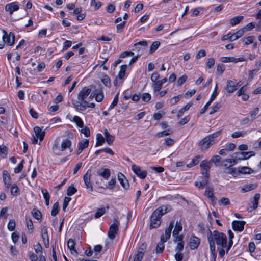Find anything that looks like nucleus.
Wrapping results in <instances>:
<instances>
[{
    "label": "nucleus",
    "instance_id": "f257e3e1",
    "mask_svg": "<svg viewBox=\"0 0 261 261\" xmlns=\"http://www.w3.org/2000/svg\"><path fill=\"white\" fill-rule=\"evenodd\" d=\"M207 240L213 260L215 261L217 256L215 243L218 245L219 255L221 258H222L225 252L224 248L226 247L227 241L226 235L217 230H214L213 232L209 230L207 233Z\"/></svg>",
    "mask_w": 261,
    "mask_h": 261
},
{
    "label": "nucleus",
    "instance_id": "f03ea898",
    "mask_svg": "<svg viewBox=\"0 0 261 261\" xmlns=\"http://www.w3.org/2000/svg\"><path fill=\"white\" fill-rule=\"evenodd\" d=\"M171 210L169 205H162L156 209L152 214L150 218V229L158 227L161 223L162 216Z\"/></svg>",
    "mask_w": 261,
    "mask_h": 261
},
{
    "label": "nucleus",
    "instance_id": "7ed1b4c3",
    "mask_svg": "<svg viewBox=\"0 0 261 261\" xmlns=\"http://www.w3.org/2000/svg\"><path fill=\"white\" fill-rule=\"evenodd\" d=\"M53 150L58 155H63L62 152L66 150H68L70 153L73 151L71 148V141L69 139H64L61 143L60 148L55 144L53 147Z\"/></svg>",
    "mask_w": 261,
    "mask_h": 261
},
{
    "label": "nucleus",
    "instance_id": "20e7f679",
    "mask_svg": "<svg viewBox=\"0 0 261 261\" xmlns=\"http://www.w3.org/2000/svg\"><path fill=\"white\" fill-rule=\"evenodd\" d=\"M219 134L220 132L214 133L205 137L200 141L198 143V145L201 150H205L208 148L211 145L215 144L217 142L216 138Z\"/></svg>",
    "mask_w": 261,
    "mask_h": 261
},
{
    "label": "nucleus",
    "instance_id": "39448f33",
    "mask_svg": "<svg viewBox=\"0 0 261 261\" xmlns=\"http://www.w3.org/2000/svg\"><path fill=\"white\" fill-rule=\"evenodd\" d=\"M119 222L117 219H114L113 220V223L112 224L109 228L108 231V237L111 239L113 240L116 234L118 233L119 230Z\"/></svg>",
    "mask_w": 261,
    "mask_h": 261
},
{
    "label": "nucleus",
    "instance_id": "423d86ee",
    "mask_svg": "<svg viewBox=\"0 0 261 261\" xmlns=\"http://www.w3.org/2000/svg\"><path fill=\"white\" fill-rule=\"evenodd\" d=\"M201 168V172L202 174V178H204L208 179L209 178V171L211 167V161H202L200 165Z\"/></svg>",
    "mask_w": 261,
    "mask_h": 261
},
{
    "label": "nucleus",
    "instance_id": "0eeeda50",
    "mask_svg": "<svg viewBox=\"0 0 261 261\" xmlns=\"http://www.w3.org/2000/svg\"><path fill=\"white\" fill-rule=\"evenodd\" d=\"M3 41L5 43H7V45L9 46H12L14 44L15 42V35L14 33L10 32L9 34H8L7 32L3 30Z\"/></svg>",
    "mask_w": 261,
    "mask_h": 261
},
{
    "label": "nucleus",
    "instance_id": "6e6552de",
    "mask_svg": "<svg viewBox=\"0 0 261 261\" xmlns=\"http://www.w3.org/2000/svg\"><path fill=\"white\" fill-rule=\"evenodd\" d=\"M91 170L88 169L86 173L84 175L83 179L86 189L89 192H91L93 190V186L91 182Z\"/></svg>",
    "mask_w": 261,
    "mask_h": 261
},
{
    "label": "nucleus",
    "instance_id": "1a4fd4ad",
    "mask_svg": "<svg viewBox=\"0 0 261 261\" xmlns=\"http://www.w3.org/2000/svg\"><path fill=\"white\" fill-rule=\"evenodd\" d=\"M91 91V89L89 87H83L78 94L77 99L82 101H86L85 99L90 95Z\"/></svg>",
    "mask_w": 261,
    "mask_h": 261
},
{
    "label": "nucleus",
    "instance_id": "9d476101",
    "mask_svg": "<svg viewBox=\"0 0 261 261\" xmlns=\"http://www.w3.org/2000/svg\"><path fill=\"white\" fill-rule=\"evenodd\" d=\"M217 89H218V84H216L214 89V91L211 94L210 100H209L205 105L204 107L201 110L200 113L203 114L207 110V108L211 105V103L213 102V101L215 99L216 96H217Z\"/></svg>",
    "mask_w": 261,
    "mask_h": 261
},
{
    "label": "nucleus",
    "instance_id": "9b49d317",
    "mask_svg": "<svg viewBox=\"0 0 261 261\" xmlns=\"http://www.w3.org/2000/svg\"><path fill=\"white\" fill-rule=\"evenodd\" d=\"M19 9V4L17 2H14L6 5L5 10L8 12L10 15H12L14 11L18 10Z\"/></svg>",
    "mask_w": 261,
    "mask_h": 261
},
{
    "label": "nucleus",
    "instance_id": "f8f14e48",
    "mask_svg": "<svg viewBox=\"0 0 261 261\" xmlns=\"http://www.w3.org/2000/svg\"><path fill=\"white\" fill-rule=\"evenodd\" d=\"M220 61L222 62H233L238 63L239 62H243L246 61V59L242 57L236 58L233 57H222L220 59Z\"/></svg>",
    "mask_w": 261,
    "mask_h": 261
},
{
    "label": "nucleus",
    "instance_id": "ddd939ff",
    "mask_svg": "<svg viewBox=\"0 0 261 261\" xmlns=\"http://www.w3.org/2000/svg\"><path fill=\"white\" fill-rule=\"evenodd\" d=\"M146 245L142 244L138 248L137 253L135 254L133 261H141L144 255Z\"/></svg>",
    "mask_w": 261,
    "mask_h": 261
},
{
    "label": "nucleus",
    "instance_id": "4468645a",
    "mask_svg": "<svg viewBox=\"0 0 261 261\" xmlns=\"http://www.w3.org/2000/svg\"><path fill=\"white\" fill-rule=\"evenodd\" d=\"M3 180L6 189V190L8 191L11 185V178L8 172L6 170H4L3 172Z\"/></svg>",
    "mask_w": 261,
    "mask_h": 261
},
{
    "label": "nucleus",
    "instance_id": "2eb2a0df",
    "mask_svg": "<svg viewBox=\"0 0 261 261\" xmlns=\"http://www.w3.org/2000/svg\"><path fill=\"white\" fill-rule=\"evenodd\" d=\"M204 195L212 201L213 205L216 203V198L214 196L213 188L212 186H208L206 187Z\"/></svg>",
    "mask_w": 261,
    "mask_h": 261
},
{
    "label": "nucleus",
    "instance_id": "dca6fc26",
    "mask_svg": "<svg viewBox=\"0 0 261 261\" xmlns=\"http://www.w3.org/2000/svg\"><path fill=\"white\" fill-rule=\"evenodd\" d=\"M132 169L133 172L140 178L144 179L147 175V172L145 170H141L140 168L135 165H133Z\"/></svg>",
    "mask_w": 261,
    "mask_h": 261
},
{
    "label": "nucleus",
    "instance_id": "f3484780",
    "mask_svg": "<svg viewBox=\"0 0 261 261\" xmlns=\"http://www.w3.org/2000/svg\"><path fill=\"white\" fill-rule=\"evenodd\" d=\"M234 154L239 155L240 156L238 157L239 160H247L250 157L254 156L255 153L254 151L249 152H236Z\"/></svg>",
    "mask_w": 261,
    "mask_h": 261
},
{
    "label": "nucleus",
    "instance_id": "a211bd4d",
    "mask_svg": "<svg viewBox=\"0 0 261 261\" xmlns=\"http://www.w3.org/2000/svg\"><path fill=\"white\" fill-rule=\"evenodd\" d=\"M173 222L172 221L170 222L168 227L165 229V236H162L160 240L166 242L170 238L171 230L173 227Z\"/></svg>",
    "mask_w": 261,
    "mask_h": 261
},
{
    "label": "nucleus",
    "instance_id": "6ab92c4d",
    "mask_svg": "<svg viewBox=\"0 0 261 261\" xmlns=\"http://www.w3.org/2000/svg\"><path fill=\"white\" fill-rule=\"evenodd\" d=\"M245 224V222L243 221H233L232 223L233 229L234 231H242Z\"/></svg>",
    "mask_w": 261,
    "mask_h": 261
},
{
    "label": "nucleus",
    "instance_id": "aec40b11",
    "mask_svg": "<svg viewBox=\"0 0 261 261\" xmlns=\"http://www.w3.org/2000/svg\"><path fill=\"white\" fill-rule=\"evenodd\" d=\"M237 84L231 80H228L226 82L225 89L228 93H232L237 90Z\"/></svg>",
    "mask_w": 261,
    "mask_h": 261
},
{
    "label": "nucleus",
    "instance_id": "412c9836",
    "mask_svg": "<svg viewBox=\"0 0 261 261\" xmlns=\"http://www.w3.org/2000/svg\"><path fill=\"white\" fill-rule=\"evenodd\" d=\"M97 174L104 179H107L110 177L111 172L109 169L101 168L97 171Z\"/></svg>",
    "mask_w": 261,
    "mask_h": 261
},
{
    "label": "nucleus",
    "instance_id": "4be33fe9",
    "mask_svg": "<svg viewBox=\"0 0 261 261\" xmlns=\"http://www.w3.org/2000/svg\"><path fill=\"white\" fill-rule=\"evenodd\" d=\"M200 244V239L196 237H192L190 239L189 247L191 249H196Z\"/></svg>",
    "mask_w": 261,
    "mask_h": 261
},
{
    "label": "nucleus",
    "instance_id": "5701e85b",
    "mask_svg": "<svg viewBox=\"0 0 261 261\" xmlns=\"http://www.w3.org/2000/svg\"><path fill=\"white\" fill-rule=\"evenodd\" d=\"M118 178L122 186L125 189H127L129 187V183L124 175L121 173H119L118 174Z\"/></svg>",
    "mask_w": 261,
    "mask_h": 261
},
{
    "label": "nucleus",
    "instance_id": "b1692460",
    "mask_svg": "<svg viewBox=\"0 0 261 261\" xmlns=\"http://www.w3.org/2000/svg\"><path fill=\"white\" fill-rule=\"evenodd\" d=\"M72 104L76 110L84 111L85 110V101H82V100H72Z\"/></svg>",
    "mask_w": 261,
    "mask_h": 261
},
{
    "label": "nucleus",
    "instance_id": "393cba45",
    "mask_svg": "<svg viewBox=\"0 0 261 261\" xmlns=\"http://www.w3.org/2000/svg\"><path fill=\"white\" fill-rule=\"evenodd\" d=\"M34 130L35 133L36 137L38 138L40 141H42L45 136V132L42 130L39 126H35L34 128Z\"/></svg>",
    "mask_w": 261,
    "mask_h": 261
},
{
    "label": "nucleus",
    "instance_id": "a878e982",
    "mask_svg": "<svg viewBox=\"0 0 261 261\" xmlns=\"http://www.w3.org/2000/svg\"><path fill=\"white\" fill-rule=\"evenodd\" d=\"M94 96H95V98L96 101L100 102L102 101L104 98V94L101 88H100L97 93L93 94V93L91 94L90 95L89 98H92Z\"/></svg>",
    "mask_w": 261,
    "mask_h": 261
},
{
    "label": "nucleus",
    "instance_id": "bb28decb",
    "mask_svg": "<svg viewBox=\"0 0 261 261\" xmlns=\"http://www.w3.org/2000/svg\"><path fill=\"white\" fill-rule=\"evenodd\" d=\"M67 247L70 249L71 253L77 255V252L75 248V243L73 240L70 239L67 242Z\"/></svg>",
    "mask_w": 261,
    "mask_h": 261
},
{
    "label": "nucleus",
    "instance_id": "cd10ccee",
    "mask_svg": "<svg viewBox=\"0 0 261 261\" xmlns=\"http://www.w3.org/2000/svg\"><path fill=\"white\" fill-rule=\"evenodd\" d=\"M257 186V184L255 183L246 185L242 188L241 191L242 193H245L256 189Z\"/></svg>",
    "mask_w": 261,
    "mask_h": 261
},
{
    "label": "nucleus",
    "instance_id": "c85d7f7f",
    "mask_svg": "<svg viewBox=\"0 0 261 261\" xmlns=\"http://www.w3.org/2000/svg\"><path fill=\"white\" fill-rule=\"evenodd\" d=\"M103 134L105 137V139L109 145L112 144L114 140V136L111 135L107 129H105Z\"/></svg>",
    "mask_w": 261,
    "mask_h": 261
},
{
    "label": "nucleus",
    "instance_id": "c756f323",
    "mask_svg": "<svg viewBox=\"0 0 261 261\" xmlns=\"http://www.w3.org/2000/svg\"><path fill=\"white\" fill-rule=\"evenodd\" d=\"M260 197V194L259 193H257L254 195L253 200L252 201L253 205L251 207V210L249 211L250 212L254 210L257 207Z\"/></svg>",
    "mask_w": 261,
    "mask_h": 261
},
{
    "label": "nucleus",
    "instance_id": "7c9ffc66",
    "mask_svg": "<svg viewBox=\"0 0 261 261\" xmlns=\"http://www.w3.org/2000/svg\"><path fill=\"white\" fill-rule=\"evenodd\" d=\"M238 172L242 174H250L253 172V170L248 167H239Z\"/></svg>",
    "mask_w": 261,
    "mask_h": 261
},
{
    "label": "nucleus",
    "instance_id": "2f4dec72",
    "mask_svg": "<svg viewBox=\"0 0 261 261\" xmlns=\"http://www.w3.org/2000/svg\"><path fill=\"white\" fill-rule=\"evenodd\" d=\"M101 81L103 84L107 87H111V80L110 77L106 74H103L101 78Z\"/></svg>",
    "mask_w": 261,
    "mask_h": 261
},
{
    "label": "nucleus",
    "instance_id": "473e14b6",
    "mask_svg": "<svg viewBox=\"0 0 261 261\" xmlns=\"http://www.w3.org/2000/svg\"><path fill=\"white\" fill-rule=\"evenodd\" d=\"M32 215L33 217L37 220H41L42 214L40 211L34 208L32 211Z\"/></svg>",
    "mask_w": 261,
    "mask_h": 261
},
{
    "label": "nucleus",
    "instance_id": "72a5a7b5",
    "mask_svg": "<svg viewBox=\"0 0 261 261\" xmlns=\"http://www.w3.org/2000/svg\"><path fill=\"white\" fill-rule=\"evenodd\" d=\"M202 180L201 181H196L195 182V186L199 189H203V187L208 184V181L207 179L202 178Z\"/></svg>",
    "mask_w": 261,
    "mask_h": 261
},
{
    "label": "nucleus",
    "instance_id": "f704fd0d",
    "mask_svg": "<svg viewBox=\"0 0 261 261\" xmlns=\"http://www.w3.org/2000/svg\"><path fill=\"white\" fill-rule=\"evenodd\" d=\"M243 19V16H236L232 18H231L230 20V24L233 26L237 24H238L240 22H241Z\"/></svg>",
    "mask_w": 261,
    "mask_h": 261
},
{
    "label": "nucleus",
    "instance_id": "c9c22d12",
    "mask_svg": "<svg viewBox=\"0 0 261 261\" xmlns=\"http://www.w3.org/2000/svg\"><path fill=\"white\" fill-rule=\"evenodd\" d=\"M26 225L30 233H32L33 231L34 226L33 221L30 218H26Z\"/></svg>",
    "mask_w": 261,
    "mask_h": 261
},
{
    "label": "nucleus",
    "instance_id": "e433bc0d",
    "mask_svg": "<svg viewBox=\"0 0 261 261\" xmlns=\"http://www.w3.org/2000/svg\"><path fill=\"white\" fill-rule=\"evenodd\" d=\"M96 140L95 147L102 145L105 142V138L101 134H97L96 135Z\"/></svg>",
    "mask_w": 261,
    "mask_h": 261
},
{
    "label": "nucleus",
    "instance_id": "4c0bfd02",
    "mask_svg": "<svg viewBox=\"0 0 261 261\" xmlns=\"http://www.w3.org/2000/svg\"><path fill=\"white\" fill-rule=\"evenodd\" d=\"M182 230V226L177 221L176 223L174 229L173 231V236L176 237V236H178L180 231Z\"/></svg>",
    "mask_w": 261,
    "mask_h": 261
},
{
    "label": "nucleus",
    "instance_id": "58836bf2",
    "mask_svg": "<svg viewBox=\"0 0 261 261\" xmlns=\"http://www.w3.org/2000/svg\"><path fill=\"white\" fill-rule=\"evenodd\" d=\"M255 37L253 36H250L246 38H243L241 41L244 43L245 45H248L253 42Z\"/></svg>",
    "mask_w": 261,
    "mask_h": 261
},
{
    "label": "nucleus",
    "instance_id": "ea45409f",
    "mask_svg": "<svg viewBox=\"0 0 261 261\" xmlns=\"http://www.w3.org/2000/svg\"><path fill=\"white\" fill-rule=\"evenodd\" d=\"M165 242L162 240H160V242H159L157 246H156V253H160L161 252H162L164 249V243H165Z\"/></svg>",
    "mask_w": 261,
    "mask_h": 261
},
{
    "label": "nucleus",
    "instance_id": "a19ab883",
    "mask_svg": "<svg viewBox=\"0 0 261 261\" xmlns=\"http://www.w3.org/2000/svg\"><path fill=\"white\" fill-rule=\"evenodd\" d=\"M89 140L88 139H83L81 141H80L79 143V147L80 148V149H84L87 147H88V145H89Z\"/></svg>",
    "mask_w": 261,
    "mask_h": 261
},
{
    "label": "nucleus",
    "instance_id": "79ce46f5",
    "mask_svg": "<svg viewBox=\"0 0 261 261\" xmlns=\"http://www.w3.org/2000/svg\"><path fill=\"white\" fill-rule=\"evenodd\" d=\"M73 121L76 124L78 127L80 128H83L84 127V123L80 117L77 116H74L73 118Z\"/></svg>",
    "mask_w": 261,
    "mask_h": 261
},
{
    "label": "nucleus",
    "instance_id": "37998d69",
    "mask_svg": "<svg viewBox=\"0 0 261 261\" xmlns=\"http://www.w3.org/2000/svg\"><path fill=\"white\" fill-rule=\"evenodd\" d=\"M127 68L126 65H122L120 67V70L118 73V77L120 79H123L125 74V71Z\"/></svg>",
    "mask_w": 261,
    "mask_h": 261
},
{
    "label": "nucleus",
    "instance_id": "c03bdc74",
    "mask_svg": "<svg viewBox=\"0 0 261 261\" xmlns=\"http://www.w3.org/2000/svg\"><path fill=\"white\" fill-rule=\"evenodd\" d=\"M247 134L246 131H237L231 134V136L232 138H236L241 137H243Z\"/></svg>",
    "mask_w": 261,
    "mask_h": 261
},
{
    "label": "nucleus",
    "instance_id": "a18cd8bd",
    "mask_svg": "<svg viewBox=\"0 0 261 261\" xmlns=\"http://www.w3.org/2000/svg\"><path fill=\"white\" fill-rule=\"evenodd\" d=\"M152 87L154 92H156L159 91L162 88V84L159 82V81L153 82Z\"/></svg>",
    "mask_w": 261,
    "mask_h": 261
},
{
    "label": "nucleus",
    "instance_id": "49530a36",
    "mask_svg": "<svg viewBox=\"0 0 261 261\" xmlns=\"http://www.w3.org/2000/svg\"><path fill=\"white\" fill-rule=\"evenodd\" d=\"M172 131L170 129H167L162 132L158 133L156 134V137L158 138L163 137L170 135Z\"/></svg>",
    "mask_w": 261,
    "mask_h": 261
},
{
    "label": "nucleus",
    "instance_id": "de8ad7c7",
    "mask_svg": "<svg viewBox=\"0 0 261 261\" xmlns=\"http://www.w3.org/2000/svg\"><path fill=\"white\" fill-rule=\"evenodd\" d=\"M59 203L56 202L55 203L53 206L51 215L53 216H55L59 212Z\"/></svg>",
    "mask_w": 261,
    "mask_h": 261
},
{
    "label": "nucleus",
    "instance_id": "09e8293b",
    "mask_svg": "<svg viewBox=\"0 0 261 261\" xmlns=\"http://www.w3.org/2000/svg\"><path fill=\"white\" fill-rule=\"evenodd\" d=\"M19 191V188L16 184H14L12 185L11 188V194L12 196H15L17 195L18 192Z\"/></svg>",
    "mask_w": 261,
    "mask_h": 261
},
{
    "label": "nucleus",
    "instance_id": "8fccbe9b",
    "mask_svg": "<svg viewBox=\"0 0 261 261\" xmlns=\"http://www.w3.org/2000/svg\"><path fill=\"white\" fill-rule=\"evenodd\" d=\"M41 236L42 240L49 239L47 233V228L46 226H43L41 228Z\"/></svg>",
    "mask_w": 261,
    "mask_h": 261
},
{
    "label": "nucleus",
    "instance_id": "3c124183",
    "mask_svg": "<svg viewBox=\"0 0 261 261\" xmlns=\"http://www.w3.org/2000/svg\"><path fill=\"white\" fill-rule=\"evenodd\" d=\"M160 43L159 41H154L150 47V53H153L159 47Z\"/></svg>",
    "mask_w": 261,
    "mask_h": 261
},
{
    "label": "nucleus",
    "instance_id": "603ef678",
    "mask_svg": "<svg viewBox=\"0 0 261 261\" xmlns=\"http://www.w3.org/2000/svg\"><path fill=\"white\" fill-rule=\"evenodd\" d=\"M221 107V104L219 102L215 103L212 107L211 111L210 112V114H213L214 113L217 112Z\"/></svg>",
    "mask_w": 261,
    "mask_h": 261
},
{
    "label": "nucleus",
    "instance_id": "864d4df0",
    "mask_svg": "<svg viewBox=\"0 0 261 261\" xmlns=\"http://www.w3.org/2000/svg\"><path fill=\"white\" fill-rule=\"evenodd\" d=\"M106 212V209L105 207H102L97 210V212L95 214V218H98L103 215Z\"/></svg>",
    "mask_w": 261,
    "mask_h": 261
},
{
    "label": "nucleus",
    "instance_id": "5fc2aeb1",
    "mask_svg": "<svg viewBox=\"0 0 261 261\" xmlns=\"http://www.w3.org/2000/svg\"><path fill=\"white\" fill-rule=\"evenodd\" d=\"M15 226V221L14 219H11L8 224V229L10 231H13L14 230Z\"/></svg>",
    "mask_w": 261,
    "mask_h": 261
},
{
    "label": "nucleus",
    "instance_id": "6e6d98bb",
    "mask_svg": "<svg viewBox=\"0 0 261 261\" xmlns=\"http://www.w3.org/2000/svg\"><path fill=\"white\" fill-rule=\"evenodd\" d=\"M219 205H223L224 206L230 204V202L228 198L223 197L218 202Z\"/></svg>",
    "mask_w": 261,
    "mask_h": 261
},
{
    "label": "nucleus",
    "instance_id": "4d7b16f0",
    "mask_svg": "<svg viewBox=\"0 0 261 261\" xmlns=\"http://www.w3.org/2000/svg\"><path fill=\"white\" fill-rule=\"evenodd\" d=\"M199 163V156H196L190 162V163L187 165V167L191 168Z\"/></svg>",
    "mask_w": 261,
    "mask_h": 261
},
{
    "label": "nucleus",
    "instance_id": "13d9d810",
    "mask_svg": "<svg viewBox=\"0 0 261 261\" xmlns=\"http://www.w3.org/2000/svg\"><path fill=\"white\" fill-rule=\"evenodd\" d=\"M259 111L258 107L255 108L250 113V117L251 120H253L255 119L256 115L258 114Z\"/></svg>",
    "mask_w": 261,
    "mask_h": 261
},
{
    "label": "nucleus",
    "instance_id": "bf43d9fd",
    "mask_svg": "<svg viewBox=\"0 0 261 261\" xmlns=\"http://www.w3.org/2000/svg\"><path fill=\"white\" fill-rule=\"evenodd\" d=\"M255 26V23L254 22H251L250 23H249L245 26H244L243 29L245 31V32H247L248 31H250L252 30L253 28H254Z\"/></svg>",
    "mask_w": 261,
    "mask_h": 261
},
{
    "label": "nucleus",
    "instance_id": "052dcab7",
    "mask_svg": "<svg viewBox=\"0 0 261 261\" xmlns=\"http://www.w3.org/2000/svg\"><path fill=\"white\" fill-rule=\"evenodd\" d=\"M24 163V161L22 160L21 162L18 165V166L14 169V172L15 173H20L22 171Z\"/></svg>",
    "mask_w": 261,
    "mask_h": 261
},
{
    "label": "nucleus",
    "instance_id": "680f3d73",
    "mask_svg": "<svg viewBox=\"0 0 261 261\" xmlns=\"http://www.w3.org/2000/svg\"><path fill=\"white\" fill-rule=\"evenodd\" d=\"M7 151V148L5 146H0V154L3 158L6 156Z\"/></svg>",
    "mask_w": 261,
    "mask_h": 261
},
{
    "label": "nucleus",
    "instance_id": "e2e57ef3",
    "mask_svg": "<svg viewBox=\"0 0 261 261\" xmlns=\"http://www.w3.org/2000/svg\"><path fill=\"white\" fill-rule=\"evenodd\" d=\"M77 191L76 189L73 186H70L67 189V195L69 196L73 195Z\"/></svg>",
    "mask_w": 261,
    "mask_h": 261
},
{
    "label": "nucleus",
    "instance_id": "0e129e2a",
    "mask_svg": "<svg viewBox=\"0 0 261 261\" xmlns=\"http://www.w3.org/2000/svg\"><path fill=\"white\" fill-rule=\"evenodd\" d=\"M187 76L186 75H184L180 77L177 81V85L178 86L182 85L187 80Z\"/></svg>",
    "mask_w": 261,
    "mask_h": 261
},
{
    "label": "nucleus",
    "instance_id": "69168bd1",
    "mask_svg": "<svg viewBox=\"0 0 261 261\" xmlns=\"http://www.w3.org/2000/svg\"><path fill=\"white\" fill-rule=\"evenodd\" d=\"M237 160H239L238 157H236L235 159H227L225 160V162H228L229 165L230 166H232L238 163Z\"/></svg>",
    "mask_w": 261,
    "mask_h": 261
},
{
    "label": "nucleus",
    "instance_id": "338daca9",
    "mask_svg": "<svg viewBox=\"0 0 261 261\" xmlns=\"http://www.w3.org/2000/svg\"><path fill=\"white\" fill-rule=\"evenodd\" d=\"M221 161V158L219 155H215L214 156L210 161H211V163H214L216 166L217 165V163H219Z\"/></svg>",
    "mask_w": 261,
    "mask_h": 261
},
{
    "label": "nucleus",
    "instance_id": "774afa93",
    "mask_svg": "<svg viewBox=\"0 0 261 261\" xmlns=\"http://www.w3.org/2000/svg\"><path fill=\"white\" fill-rule=\"evenodd\" d=\"M175 143V141L171 138H167L165 139V144L171 146Z\"/></svg>",
    "mask_w": 261,
    "mask_h": 261
}]
</instances>
